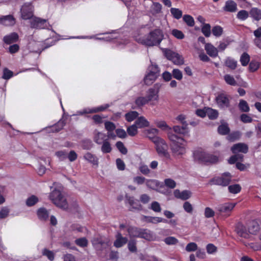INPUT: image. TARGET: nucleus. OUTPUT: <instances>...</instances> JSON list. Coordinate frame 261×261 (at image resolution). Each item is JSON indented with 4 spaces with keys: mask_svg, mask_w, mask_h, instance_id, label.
<instances>
[{
    "mask_svg": "<svg viewBox=\"0 0 261 261\" xmlns=\"http://www.w3.org/2000/svg\"><path fill=\"white\" fill-rule=\"evenodd\" d=\"M148 102L149 101L146 96H140L137 97L135 100V103L138 107H142Z\"/></svg>",
    "mask_w": 261,
    "mask_h": 261,
    "instance_id": "43",
    "label": "nucleus"
},
{
    "mask_svg": "<svg viewBox=\"0 0 261 261\" xmlns=\"http://www.w3.org/2000/svg\"><path fill=\"white\" fill-rule=\"evenodd\" d=\"M235 206V204L231 203H225L219 207V211L221 213H229L230 212Z\"/></svg>",
    "mask_w": 261,
    "mask_h": 261,
    "instance_id": "29",
    "label": "nucleus"
},
{
    "mask_svg": "<svg viewBox=\"0 0 261 261\" xmlns=\"http://www.w3.org/2000/svg\"><path fill=\"white\" fill-rule=\"evenodd\" d=\"M20 13L23 20L31 19L34 17V6L31 3H25L21 7Z\"/></svg>",
    "mask_w": 261,
    "mask_h": 261,
    "instance_id": "9",
    "label": "nucleus"
},
{
    "mask_svg": "<svg viewBox=\"0 0 261 261\" xmlns=\"http://www.w3.org/2000/svg\"><path fill=\"white\" fill-rule=\"evenodd\" d=\"M109 107V105L108 104H106L105 105L100 106L95 108H93L92 109H84L82 111L79 112V114L84 115L86 114L96 113L100 112H102L105 111Z\"/></svg>",
    "mask_w": 261,
    "mask_h": 261,
    "instance_id": "17",
    "label": "nucleus"
},
{
    "mask_svg": "<svg viewBox=\"0 0 261 261\" xmlns=\"http://www.w3.org/2000/svg\"><path fill=\"white\" fill-rule=\"evenodd\" d=\"M212 34L216 37H220L223 34V28L220 25H216L212 28Z\"/></svg>",
    "mask_w": 261,
    "mask_h": 261,
    "instance_id": "46",
    "label": "nucleus"
},
{
    "mask_svg": "<svg viewBox=\"0 0 261 261\" xmlns=\"http://www.w3.org/2000/svg\"><path fill=\"white\" fill-rule=\"evenodd\" d=\"M242 188L239 184H233L230 185L228 187V190L229 193L233 194H236L240 193L241 191Z\"/></svg>",
    "mask_w": 261,
    "mask_h": 261,
    "instance_id": "39",
    "label": "nucleus"
},
{
    "mask_svg": "<svg viewBox=\"0 0 261 261\" xmlns=\"http://www.w3.org/2000/svg\"><path fill=\"white\" fill-rule=\"evenodd\" d=\"M13 76V71L8 69L7 68H5L3 70V74L2 78L5 80H9Z\"/></svg>",
    "mask_w": 261,
    "mask_h": 261,
    "instance_id": "57",
    "label": "nucleus"
},
{
    "mask_svg": "<svg viewBox=\"0 0 261 261\" xmlns=\"http://www.w3.org/2000/svg\"><path fill=\"white\" fill-rule=\"evenodd\" d=\"M126 199L129 204L131 206L130 210H133L140 211L142 209V206L138 200L134 199V197L126 196Z\"/></svg>",
    "mask_w": 261,
    "mask_h": 261,
    "instance_id": "19",
    "label": "nucleus"
},
{
    "mask_svg": "<svg viewBox=\"0 0 261 261\" xmlns=\"http://www.w3.org/2000/svg\"><path fill=\"white\" fill-rule=\"evenodd\" d=\"M218 132L221 135H228L230 132V128L227 123L222 124L218 126Z\"/></svg>",
    "mask_w": 261,
    "mask_h": 261,
    "instance_id": "34",
    "label": "nucleus"
},
{
    "mask_svg": "<svg viewBox=\"0 0 261 261\" xmlns=\"http://www.w3.org/2000/svg\"><path fill=\"white\" fill-rule=\"evenodd\" d=\"M105 128L108 132L114 131L116 129L115 124L111 121H107L105 123Z\"/></svg>",
    "mask_w": 261,
    "mask_h": 261,
    "instance_id": "64",
    "label": "nucleus"
},
{
    "mask_svg": "<svg viewBox=\"0 0 261 261\" xmlns=\"http://www.w3.org/2000/svg\"><path fill=\"white\" fill-rule=\"evenodd\" d=\"M234 231L237 236L240 238L251 240L248 228L243 223L240 222L237 223L234 226Z\"/></svg>",
    "mask_w": 261,
    "mask_h": 261,
    "instance_id": "10",
    "label": "nucleus"
},
{
    "mask_svg": "<svg viewBox=\"0 0 261 261\" xmlns=\"http://www.w3.org/2000/svg\"><path fill=\"white\" fill-rule=\"evenodd\" d=\"M225 65L229 68L234 70L237 68V62L230 57H227L225 61Z\"/></svg>",
    "mask_w": 261,
    "mask_h": 261,
    "instance_id": "33",
    "label": "nucleus"
},
{
    "mask_svg": "<svg viewBox=\"0 0 261 261\" xmlns=\"http://www.w3.org/2000/svg\"><path fill=\"white\" fill-rule=\"evenodd\" d=\"M18 38L19 36L17 33L13 32L9 35L4 36L3 41L6 44H10L17 42Z\"/></svg>",
    "mask_w": 261,
    "mask_h": 261,
    "instance_id": "22",
    "label": "nucleus"
},
{
    "mask_svg": "<svg viewBox=\"0 0 261 261\" xmlns=\"http://www.w3.org/2000/svg\"><path fill=\"white\" fill-rule=\"evenodd\" d=\"M206 53L211 57L215 58L218 56V48L214 47L211 43H206L205 45Z\"/></svg>",
    "mask_w": 261,
    "mask_h": 261,
    "instance_id": "23",
    "label": "nucleus"
},
{
    "mask_svg": "<svg viewBox=\"0 0 261 261\" xmlns=\"http://www.w3.org/2000/svg\"><path fill=\"white\" fill-rule=\"evenodd\" d=\"M243 243L246 247H248L254 251L261 250V243L259 242H252V243H245L242 241Z\"/></svg>",
    "mask_w": 261,
    "mask_h": 261,
    "instance_id": "35",
    "label": "nucleus"
},
{
    "mask_svg": "<svg viewBox=\"0 0 261 261\" xmlns=\"http://www.w3.org/2000/svg\"><path fill=\"white\" fill-rule=\"evenodd\" d=\"M152 141L156 146V150L160 156H164L166 159H169L170 155L168 152V145L165 141L161 138L154 137Z\"/></svg>",
    "mask_w": 261,
    "mask_h": 261,
    "instance_id": "5",
    "label": "nucleus"
},
{
    "mask_svg": "<svg viewBox=\"0 0 261 261\" xmlns=\"http://www.w3.org/2000/svg\"><path fill=\"white\" fill-rule=\"evenodd\" d=\"M171 34L178 39H182L185 38V35L182 32L177 29H173L171 32Z\"/></svg>",
    "mask_w": 261,
    "mask_h": 261,
    "instance_id": "59",
    "label": "nucleus"
},
{
    "mask_svg": "<svg viewBox=\"0 0 261 261\" xmlns=\"http://www.w3.org/2000/svg\"><path fill=\"white\" fill-rule=\"evenodd\" d=\"M138 116V113L136 111H130L125 115V118L128 122L134 120Z\"/></svg>",
    "mask_w": 261,
    "mask_h": 261,
    "instance_id": "40",
    "label": "nucleus"
},
{
    "mask_svg": "<svg viewBox=\"0 0 261 261\" xmlns=\"http://www.w3.org/2000/svg\"><path fill=\"white\" fill-rule=\"evenodd\" d=\"M250 15L254 20L261 19V10L257 8H252L250 11Z\"/></svg>",
    "mask_w": 261,
    "mask_h": 261,
    "instance_id": "30",
    "label": "nucleus"
},
{
    "mask_svg": "<svg viewBox=\"0 0 261 261\" xmlns=\"http://www.w3.org/2000/svg\"><path fill=\"white\" fill-rule=\"evenodd\" d=\"M224 79L225 82L229 85L236 86L237 85V82L234 77L229 74L225 75L224 76Z\"/></svg>",
    "mask_w": 261,
    "mask_h": 261,
    "instance_id": "49",
    "label": "nucleus"
},
{
    "mask_svg": "<svg viewBox=\"0 0 261 261\" xmlns=\"http://www.w3.org/2000/svg\"><path fill=\"white\" fill-rule=\"evenodd\" d=\"M137 127L136 124L128 127L127 128L128 134L130 136H135L138 133Z\"/></svg>",
    "mask_w": 261,
    "mask_h": 261,
    "instance_id": "60",
    "label": "nucleus"
},
{
    "mask_svg": "<svg viewBox=\"0 0 261 261\" xmlns=\"http://www.w3.org/2000/svg\"><path fill=\"white\" fill-rule=\"evenodd\" d=\"M201 32L206 37H208L211 35V25L208 23L204 24L201 28Z\"/></svg>",
    "mask_w": 261,
    "mask_h": 261,
    "instance_id": "51",
    "label": "nucleus"
},
{
    "mask_svg": "<svg viewBox=\"0 0 261 261\" xmlns=\"http://www.w3.org/2000/svg\"><path fill=\"white\" fill-rule=\"evenodd\" d=\"M163 53L165 57L174 64L182 65L184 63V59L181 56L170 49H164Z\"/></svg>",
    "mask_w": 261,
    "mask_h": 261,
    "instance_id": "8",
    "label": "nucleus"
},
{
    "mask_svg": "<svg viewBox=\"0 0 261 261\" xmlns=\"http://www.w3.org/2000/svg\"><path fill=\"white\" fill-rule=\"evenodd\" d=\"M127 247L129 251L131 252H136L137 248L136 246V242L135 240H130L128 242Z\"/></svg>",
    "mask_w": 261,
    "mask_h": 261,
    "instance_id": "61",
    "label": "nucleus"
},
{
    "mask_svg": "<svg viewBox=\"0 0 261 261\" xmlns=\"http://www.w3.org/2000/svg\"><path fill=\"white\" fill-rule=\"evenodd\" d=\"M116 240L114 242V246L116 248H120L126 244L128 242L126 237L122 236L120 232H117L115 236Z\"/></svg>",
    "mask_w": 261,
    "mask_h": 261,
    "instance_id": "18",
    "label": "nucleus"
},
{
    "mask_svg": "<svg viewBox=\"0 0 261 261\" xmlns=\"http://www.w3.org/2000/svg\"><path fill=\"white\" fill-rule=\"evenodd\" d=\"M116 146L118 150L123 154H126L127 149L124 145L123 143L121 141H118L116 143Z\"/></svg>",
    "mask_w": 261,
    "mask_h": 261,
    "instance_id": "52",
    "label": "nucleus"
},
{
    "mask_svg": "<svg viewBox=\"0 0 261 261\" xmlns=\"http://www.w3.org/2000/svg\"><path fill=\"white\" fill-rule=\"evenodd\" d=\"M135 124L139 128H144L149 125V122L143 116L138 117L135 121Z\"/></svg>",
    "mask_w": 261,
    "mask_h": 261,
    "instance_id": "28",
    "label": "nucleus"
},
{
    "mask_svg": "<svg viewBox=\"0 0 261 261\" xmlns=\"http://www.w3.org/2000/svg\"><path fill=\"white\" fill-rule=\"evenodd\" d=\"M106 137L107 136L106 134L101 133H98L97 136L95 137V142L98 144H101L103 141H104V140H108V139L106 138Z\"/></svg>",
    "mask_w": 261,
    "mask_h": 261,
    "instance_id": "48",
    "label": "nucleus"
},
{
    "mask_svg": "<svg viewBox=\"0 0 261 261\" xmlns=\"http://www.w3.org/2000/svg\"><path fill=\"white\" fill-rule=\"evenodd\" d=\"M49 199L57 206L64 210H67L68 203L60 191L57 189L54 190L50 193Z\"/></svg>",
    "mask_w": 261,
    "mask_h": 261,
    "instance_id": "4",
    "label": "nucleus"
},
{
    "mask_svg": "<svg viewBox=\"0 0 261 261\" xmlns=\"http://www.w3.org/2000/svg\"><path fill=\"white\" fill-rule=\"evenodd\" d=\"M249 16L248 12L244 10H240L237 14V18L241 20H246Z\"/></svg>",
    "mask_w": 261,
    "mask_h": 261,
    "instance_id": "54",
    "label": "nucleus"
},
{
    "mask_svg": "<svg viewBox=\"0 0 261 261\" xmlns=\"http://www.w3.org/2000/svg\"><path fill=\"white\" fill-rule=\"evenodd\" d=\"M172 77L178 81L182 79L183 75L182 72L178 69H173L172 71Z\"/></svg>",
    "mask_w": 261,
    "mask_h": 261,
    "instance_id": "50",
    "label": "nucleus"
},
{
    "mask_svg": "<svg viewBox=\"0 0 261 261\" xmlns=\"http://www.w3.org/2000/svg\"><path fill=\"white\" fill-rule=\"evenodd\" d=\"M75 243L80 247H85L87 246L88 242L86 238H81L76 239Z\"/></svg>",
    "mask_w": 261,
    "mask_h": 261,
    "instance_id": "47",
    "label": "nucleus"
},
{
    "mask_svg": "<svg viewBox=\"0 0 261 261\" xmlns=\"http://www.w3.org/2000/svg\"><path fill=\"white\" fill-rule=\"evenodd\" d=\"M112 150L110 143L108 140H105L102 143L101 150L103 153H108L111 152Z\"/></svg>",
    "mask_w": 261,
    "mask_h": 261,
    "instance_id": "36",
    "label": "nucleus"
},
{
    "mask_svg": "<svg viewBox=\"0 0 261 261\" xmlns=\"http://www.w3.org/2000/svg\"><path fill=\"white\" fill-rule=\"evenodd\" d=\"M142 220L147 223H151L153 224H157L160 222H167V220L166 219L159 217L143 216Z\"/></svg>",
    "mask_w": 261,
    "mask_h": 261,
    "instance_id": "21",
    "label": "nucleus"
},
{
    "mask_svg": "<svg viewBox=\"0 0 261 261\" xmlns=\"http://www.w3.org/2000/svg\"><path fill=\"white\" fill-rule=\"evenodd\" d=\"M170 13L172 17L176 19H179L182 15V12L178 8H171L170 9Z\"/></svg>",
    "mask_w": 261,
    "mask_h": 261,
    "instance_id": "37",
    "label": "nucleus"
},
{
    "mask_svg": "<svg viewBox=\"0 0 261 261\" xmlns=\"http://www.w3.org/2000/svg\"><path fill=\"white\" fill-rule=\"evenodd\" d=\"M66 120L67 118H64L63 117L57 123H56L54 126H53V129L57 132H58L60 130H61L66 125Z\"/></svg>",
    "mask_w": 261,
    "mask_h": 261,
    "instance_id": "31",
    "label": "nucleus"
},
{
    "mask_svg": "<svg viewBox=\"0 0 261 261\" xmlns=\"http://www.w3.org/2000/svg\"><path fill=\"white\" fill-rule=\"evenodd\" d=\"M139 238L150 241L152 238V235L149 230L147 229L142 228Z\"/></svg>",
    "mask_w": 261,
    "mask_h": 261,
    "instance_id": "32",
    "label": "nucleus"
},
{
    "mask_svg": "<svg viewBox=\"0 0 261 261\" xmlns=\"http://www.w3.org/2000/svg\"><path fill=\"white\" fill-rule=\"evenodd\" d=\"M31 28L35 29H43L46 27V20L34 16L30 21Z\"/></svg>",
    "mask_w": 261,
    "mask_h": 261,
    "instance_id": "14",
    "label": "nucleus"
},
{
    "mask_svg": "<svg viewBox=\"0 0 261 261\" xmlns=\"http://www.w3.org/2000/svg\"><path fill=\"white\" fill-rule=\"evenodd\" d=\"M259 63L257 61H252L249 65V69L250 72L256 71L259 67Z\"/></svg>",
    "mask_w": 261,
    "mask_h": 261,
    "instance_id": "55",
    "label": "nucleus"
},
{
    "mask_svg": "<svg viewBox=\"0 0 261 261\" xmlns=\"http://www.w3.org/2000/svg\"><path fill=\"white\" fill-rule=\"evenodd\" d=\"M164 38L163 32L160 29H154L145 37L140 39V43L148 46L159 45Z\"/></svg>",
    "mask_w": 261,
    "mask_h": 261,
    "instance_id": "2",
    "label": "nucleus"
},
{
    "mask_svg": "<svg viewBox=\"0 0 261 261\" xmlns=\"http://www.w3.org/2000/svg\"><path fill=\"white\" fill-rule=\"evenodd\" d=\"M159 72L157 65H151L149 67V72L144 78V82L146 85H151L156 79Z\"/></svg>",
    "mask_w": 261,
    "mask_h": 261,
    "instance_id": "7",
    "label": "nucleus"
},
{
    "mask_svg": "<svg viewBox=\"0 0 261 261\" xmlns=\"http://www.w3.org/2000/svg\"><path fill=\"white\" fill-rule=\"evenodd\" d=\"M208 118L211 120H215L218 117V112L216 110L210 109L207 112Z\"/></svg>",
    "mask_w": 261,
    "mask_h": 261,
    "instance_id": "56",
    "label": "nucleus"
},
{
    "mask_svg": "<svg viewBox=\"0 0 261 261\" xmlns=\"http://www.w3.org/2000/svg\"><path fill=\"white\" fill-rule=\"evenodd\" d=\"M216 102L220 109H225L230 106L229 96L224 93L218 94L215 98Z\"/></svg>",
    "mask_w": 261,
    "mask_h": 261,
    "instance_id": "12",
    "label": "nucleus"
},
{
    "mask_svg": "<svg viewBox=\"0 0 261 261\" xmlns=\"http://www.w3.org/2000/svg\"><path fill=\"white\" fill-rule=\"evenodd\" d=\"M84 159L87 161L88 162L91 163L93 165L98 166V159L93 154L88 152L84 155Z\"/></svg>",
    "mask_w": 261,
    "mask_h": 261,
    "instance_id": "24",
    "label": "nucleus"
},
{
    "mask_svg": "<svg viewBox=\"0 0 261 261\" xmlns=\"http://www.w3.org/2000/svg\"><path fill=\"white\" fill-rule=\"evenodd\" d=\"M224 10L229 12H236L237 10V4L232 0L226 2L225 5L223 8Z\"/></svg>",
    "mask_w": 261,
    "mask_h": 261,
    "instance_id": "26",
    "label": "nucleus"
},
{
    "mask_svg": "<svg viewBox=\"0 0 261 261\" xmlns=\"http://www.w3.org/2000/svg\"><path fill=\"white\" fill-rule=\"evenodd\" d=\"M238 107L239 110L243 112H248L250 111V108L248 103L246 101L241 99L240 100Z\"/></svg>",
    "mask_w": 261,
    "mask_h": 261,
    "instance_id": "38",
    "label": "nucleus"
},
{
    "mask_svg": "<svg viewBox=\"0 0 261 261\" xmlns=\"http://www.w3.org/2000/svg\"><path fill=\"white\" fill-rule=\"evenodd\" d=\"M183 20L189 27H193L195 24V21L193 17L190 15H185L183 16Z\"/></svg>",
    "mask_w": 261,
    "mask_h": 261,
    "instance_id": "42",
    "label": "nucleus"
},
{
    "mask_svg": "<svg viewBox=\"0 0 261 261\" xmlns=\"http://www.w3.org/2000/svg\"><path fill=\"white\" fill-rule=\"evenodd\" d=\"M232 175L228 172L222 174L221 176H217L212 178L210 183L211 185H215L226 187L229 185L231 181Z\"/></svg>",
    "mask_w": 261,
    "mask_h": 261,
    "instance_id": "6",
    "label": "nucleus"
},
{
    "mask_svg": "<svg viewBox=\"0 0 261 261\" xmlns=\"http://www.w3.org/2000/svg\"><path fill=\"white\" fill-rule=\"evenodd\" d=\"M39 219L41 220H46L49 217L48 211L44 207L39 208L37 212Z\"/></svg>",
    "mask_w": 261,
    "mask_h": 261,
    "instance_id": "27",
    "label": "nucleus"
},
{
    "mask_svg": "<svg viewBox=\"0 0 261 261\" xmlns=\"http://www.w3.org/2000/svg\"><path fill=\"white\" fill-rule=\"evenodd\" d=\"M38 202V198L35 195H32L26 200V205L28 206H32Z\"/></svg>",
    "mask_w": 261,
    "mask_h": 261,
    "instance_id": "44",
    "label": "nucleus"
},
{
    "mask_svg": "<svg viewBox=\"0 0 261 261\" xmlns=\"http://www.w3.org/2000/svg\"><path fill=\"white\" fill-rule=\"evenodd\" d=\"M251 239L252 235H256L260 230V226L256 220L250 221L247 226Z\"/></svg>",
    "mask_w": 261,
    "mask_h": 261,
    "instance_id": "16",
    "label": "nucleus"
},
{
    "mask_svg": "<svg viewBox=\"0 0 261 261\" xmlns=\"http://www.w3.org/2000/svg\"><path fill=\"white\" fill-rule=\"evenodd\" d=\"M180 135L169 133L168 138L172 142L171 148L172 151L177 154L182 155L186 153V143L185 140Z\"/></svg>",
    "mask_w": 261,
    "mask_h": 261,
    "instance_id": "3",
    "label": "nucleus"
},
{
    "mask_svg": "<svg viewBox=\"0 0 261 261\" xmlns=\"http://www.w3.org/2000/svg\"><path fill=\"white\" fill-rule=\"evenodd\" d=\"M159 91L160 86L157 84H155L153 87L150 88L148 90L146 97L149 102L151 101H158L159 100Z\"/></svg>",
    "mask_w": 261,
    "mask_h": 261,
    "instance_id": "13",
    "label": "nucleus"
},
{
    "mask_svg": "<svg viewBox=\"0 0 261 261\" xmlns=\"http://www.w3.org/2000/svg\"><path fill=\"white\" fill-rule=\"evenodd\" d=\"M149 208L151 209L155 213H160L162 211V208L160 203L158 202L155 201L151 203Z\"/></svg>",
    "mask_w": 261,
    "mask_h": 261,
    "instance_id": "53",
    "label": "nucleus"
},
{
    "mask_svg": "<svg viewBox=\"0 0 261 261\" xmlns=\"http://www.w3.org/2000/svg\"><path fill=\"white\" fill-rule=\"evenodd\" d=\"M248 145L244 143L235 144L231 147V151L233 154L239 152L247 153L248 152Z\"/></svg>",
    "mask_w": 261,
    "mask_h": 261,
    "instance_id": "15",
    "label": "nucleus"
},
{
    "mask_svg": "<svg viewBox=\"0 0 261 261\" xmlns=\"http://www.w3.org/2000/svg\"><path fill=\"white\" fill-rule=\"evenodd\" d=\"M185 116L182 114L179 115L177 117L176 119L180 121L182 125L181 126L178 125L173 126V130L176 133L179 135H186L189 133L188 124L185 121Z\"/></svg>",
    "mask_w": 261,
    "mask_h": 261,
    "instance_id": "11",
    "label": "nucleus"
},
{
    "mask_svg": "<svg viewBox=\"0 0 261 261\" xmlns=\"http://www.w3.org/2000/svg\"><path fill=\"white\" fill-rule=\"evenodd\" d=\"M193 155L195 161L205 165L215 164L219 162V156L207 153L202 149L194 151Z\"/></svg>",
    "mask_w": 261,
    "mask_h": 261,
    "instance_id": "1",
    "label": "nucleus"
},
{
    "mask_svg": "<svg viewBox=\"0 0 261 261\" xmlns=\"http://www.w3.org/2000/svg\"><path fill=\"white\" fill-rule=\"evenodd\" d=\"M141 229V228L130 226L127 227V231L130 238H139Z\"/></svg>",
    "mask_w": 261,
    "mask_h": 261,
    "instance_id": "25",
    "label": "nucleus"
},
{
    "mask_svg": "<svg viewBox=\"0 0 261 261\" xmlns=\"http://www.w3.org/2000/svg\"><path fill=\"white\" fill-rule=\"evenodd\" d=\"M42 254L43 255L46 256L48 259L51 261L53 260L55 258V254L53 252L47 249H43Z\"/></svg>",
    "mask_w": 261,
    "mask_h": 261,
    "instance_id": "62",
    "label": "nucleus"
},
{
    "mask_svg": "<svg viewBox=\"0 0 261 261\" xmlns=\"http://www.w3.org/2000/svg\"><path fill=\"white\" fill-rule=\"evenodd\" d=\"M250 57V56L247 53H243L240 58V62L242 66H247L249 61Z\"/></svg>",
    "mask_w": 261,
    "mask_h": 261,
    "instance_id": "41",
    "label": "nucleus"
},
{
    "mask_svg": "<svg viewBox=\"0 0 261 261\" xmlns=\"http://www.w3.org/2000/svg\"><path fill=\"white\" fill-rule=\"evenodd\" d=\"M164 242L168 245H172L177 244L178 240L174 237H168L164 239Z\"/></svg>",
    "mask_w": 261,
    "mask_h": 261,
    "instance_id": "58",
    "label": "nucleus"
},
{
    "mask_svg": "<svg viewBox=\"0 0 261 261\" xmlns=\"http://www.w3.org/2000/svg\"><path fill=\"white\" fill-rule=\"evenodd\" d=\"M3 22L8 25H13L15 23V19L12 15H7L3 18Z\"/></svg>",
    "mask_w": 261,
    "mask_h": 261,
    "instance_id": "45",
    "label": "nucleus"
},
{
    "mask_svg": "<svg viewBox=\"0 0 261 261\" xmlns=\"http://www.w3.org/2000/svg\"><path fill=\"white\" fill-rule=\"evenodd\" d=\"M239 137V133L238 132H235L229 134L227 137V139L230 142H233L235 140L238 139Z\"/></svg>",
    "mask_w": 261,
    "mask_h": 261,
    "instance_id": "63",
    "label": "nucleus"
},
{
    "mask_svg": "<svg viewBox=\"0 0 261 261\" xmlns=\"http://www.w3.org/2000/svg\"><path fill=\"white\" fill-rule=\"evenodd\" d=\"M191 192L188 190H184L180 192L179 190L176 189L174 191V196L183 200L188 199L191 197Z\"/></svg>",
    "mask_w": 261,
    "mask_h": 261,
    "instance_id": "20",
    "label": "nucleus"
}]
</instances>
